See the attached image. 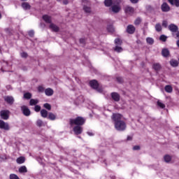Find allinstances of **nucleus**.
Instances as JSON below:
<instances>
[{
  "mask_svg": "<svg viewBox=\"0 0 179 179\" xmlns=\"http://www.w3.org/2000/svg\"><path fill=\"white\" fill-rule=\"evenodd\" d=\"M24 99H27V100L31 99V94H30V92L24 94Z\"/></svg>",
  "mask_w": 179,
  "mask_h": 179,
  "instance_id": "nucleus-34",
  "label": "nucleus"
},
{
  "mask_svg": "<svg viewBox=\"0 0 179 179\" xmlns=\"http://www.w3.org/2000/svg\"><path fill=\"white\" fill-rule=\"evenodd\" d=\"M146 41H147L148 44H150V45H152V44H153V43H155V40H153V38H147Z\"/></svg>",
  "mask_w": 179,
  "mask_h": 179,
  "instance_id": "nucleus-36",
  "label": "nucleus"
},
{
  "mask_svg": "<svg viewBox=\"0 0 179 179\" xmlns=\"http://www.w3.org/2000/svg\"><path fill=\"white\" fill-rule=\"evenodd\" d=\"M162 12H169L170 10V6H169L167 3H164L162 5Z\"/></svg>",
  "mask_w": 179,
  "mask_h": 179,
  "instance_id": "nucleus-13",
  "label": "nucleus"
},
{
  "mask_svg": "<svg viewBox=\"0 0 179 179\" xmlns=\"http://www.w3.org/2000/svg\"><path fill=\"white\" fill-rule=\"evenodd\" d=\"M114 122L115 128L117 131H125L127 129V123L122 120V115L120 113H113L111 117Z\"/></svg>",
  "mask_w": 179,
  "mask_h": 179,
  "instance_id": "nucleus-1",
  "label": "nucleus"
},
{
  "mask_svg": "<svg viewBox=\"0 0 179 179\" xmlns=\"http://www.w3.org/2000/svg\"><path fill=\"white\" fill-rule=\"evenodd\" d=\"M90 85L92 89H95V90H97V92H101V90L99 89V83H97V80H92L90 82Z\"/></svg>",
  "mask_w": 179,
  "mask_h": 179,
  "instance_id": "nucleus-4",
  "label": "nucleus"
},
{
  "mask_svg": "<svg viewBox=\"0 0 179 179\" xmlns=\"http://www.w3.org/2000/svg\"><path fill=\"white\" fill-rule=\"evenodd\" d=\"M111 97L115 101H118L120 100V95L117 92H113L111 94Z\"/></svg>",
  "mask_w": 179,
  "mask_h": 179,
  "instance_id": "nucleus-14",
  "label": "nucleus"
},
{
  "mask_svg": "<svg viewBox=\"0 0 179 179\" xmlns=\"http://www.w3.org/2000/svg\"><path fill=\"white\" fill-rule=\"evenodd\" d=\"M104 3L106 6H111L115 3V2H113V0H105Z\"/></svg>",
  "mask_w": 179,
  "mask_h": 179,
  "instance_id": "nucleus-27",
  "label": "nucleus"
},
{
  "mask_svg": "<svg viewBox=\"0 0 179 179\" xmlns=\"http://www.w3.org/2000/svg\"><path fill=\"white\" fill-rule=\"evenodd\" d=\"M83 10L85 12V13H92V8L87 6H84Z\"/></svg>",
  "mask_w": 179,
  "mask_h": 179,
  "instance_id": "nucleus-29",
  "label": "nucleus"
},
{
  "mask_svg": "<svg viewBox=\"0 0 179 179\" xmlns=\"http://www.w3.org/2000/svg\"><path fill=\"white\" fill-rule=\"evenodd\" d=\"M134 150H139L141 149V147L139 145H136L133 148Z\"/></svg>",
  "mask_w": 179,
  "mask_h": 179,
  "instance_id": "nucleus-50",
  "label": "nucleus"
},
{
  "mask_svg": "<svg viewBox=\"0 0 179 179\" xmlns=\"http://www.w3.org/2000/svg\"><path fill=\"white\" fill-rule=\"evenodd\" d=\"M159 40H161V41H166V40H167V36H166L164 35H162L159 37Z\"/></svg>",
  "mask_w": 179,
  "mask_h": 179,
  "instance_id": "nucleus-44",
  "label": "nucleus"
},
{
  "mask_svg": "<svg viewBox=\"0 0 179 179\" xmlns=\"http://www.w3.org/2000/svg\"><path fill=\"white\" fill-rule=\"evenodd\" d=\"M170 64L171 65V66L176 67L178 65V61L172 59L170 61Z\"/></svg>",
  "mask_w": 179,
  "mask_h": 179,
  "instance_id": "nucleus-33",
  "label": "nucleus"
},
{
  "mask_svg": "<svg viewBox=\"0 0 179 179\" xmlns=\"http://www.w3.org/2000/svg\"><path fill=\"white\" fill-rule=\"evenodd\" d=\"M131 139H132V136H127V141H131Z\"/></svg>",
  "mask_w": 179,
  "mask_h": 179,
  "instance_id": "nucleus-53",
  "label": "nucleus"
},
{
  "mask_svg": "<svg viewBox=\"0 0 179 179\" xmlns=\"http://www.w3.org/2000/svg\"><path fill=\"white\" fill-rule=\"evenodd\" d=\"M115 51H116V52H122V48L116 45V47L115 48Z\"/></svg>",
  "mask_w": 179,
  "mask_h": 179,
  "instance_id": "nucleus-40",
  "label": "nucleus"
},
{
  "mask_svg": "<svg viewBox=\"0 0 179 179\" xmlns=\"http://www.w3.org/2000/svg\"><path fill=\"white\" fill-rule=\"evenodd\" d=\"M169 29L172 32V33H176L178 30V27L174 24H171L169 26Z\"/></svg>",
  "mask_w": 179,
  "mask_h": 179,
  "instance_id": "nucleus-11",
  "label": "nucleus"
},
{
  "mask_svg": "<svg viewBox=\"0 0 179 179\" xmlns=\"http://www.w3.org/2000/svg\"><path fill=\"white\" fill-rule=\"evenodd\" d=\"M0 115L3 120H8L9 118V110H1Z\"/></svg>",
  "mask_w": 179,
  "mask_h": 179,
  "instance_id": "nucleus-10",
  "label": "nucleus"
},
{
  "mask_svg": "<svg viewBox=\"0 0 179 179\" xmlns=\"http://www.w3.org/2000/svg\"><path fill=\"white\" fill-rule=\"evenodd\" d=\"M43 107L46 108V110H48V111L51 110V105L50 103H45Z\"/></svg>",
  "mask_w": 179,
  "mask_h": 179,
  "instance_id": "nucleus-38",
  "label": "nucleus"
},
{
  "mask_svg": "<svg viewBox=\"0 0 179 179\" xmlns=\"http://www.w3.org/2000/svg\"><path fill=\"white\" fill-rule=\"evenodd\" d=\"M48 111H47L45 109H42L41 110V115L43 117V118H47L48 117Z\"/></svg>",
  "mask_w": 179,
  "mask_h": 179,
  "instance_id": "nucleus-20",
  "label": "nucleus"
},
{
  "mask_svg": "<svg viewBox=\"0 0 179 179\" xmlns=\"http://www.w3.org/2000/svg\"><path fill=\"white\" fill-rule=\"evenodd\" d=\"M127 31L129 34H134L135 33V27L134 25H129L127 28Z\"/></svg>",
  "mask_w": 179,
  "mask_h": 179,
  "instance_id": "nucleus-12",
  "label": "nucleus"
},
{
  "mask_svg": "<svg viewBox=\"0 0 179 179\" xmlns=\"http://www.w3.org/2000/svg\"><path fill=\"white\" fill-rule=\"evenodd\" d=\"M36 104H38V101L37 99H31L29 101L30 106H36Z\"/></svg>",
  "mask_w": 179,
  "mask_h": 179,
  "instance_id": "nucleus-31",
  "label": "nucleus"
},
{
  "mask_svg": "<svg viewBox=\"0 0 179 179\" xmlns=\"http://www.w3.org/2000/svg\"><path fill=\"white\" fill-rule=\"evenodd\" d=\"M85 119L82 117H78L76 119H70V125L72 127L73 125H83L85 124Z\"/></svg>",
  "mask_w": 179,
  "mask_h": 179,
  "instance_id": "nucleus-2",
  "label": "nucleus"
},
{
  "mask_svg": "<svg viewBox=\"0 0 179 179\" xmlns=\"http://www.w3.org/2000/svg\"><path fill=\"white\" fill-rule=\"evenodd\" d=\"M118 82H121V78H117Z\"/></svg>",
  "mask_w": 179,
  "mask_h": 179,
  "instance_id": "nucleus-55",
  "label": "nucleus"
},
{
  "mask_svg": "<svg viewBox=\"0 0 179 179\" xmlns=\"http://www.w3.org/2000/svg\"><path fill=\"white\" fill-rule=\"evenodd\" d=\"M21 110L25 117H29V115L31 114V112H30V109H29V108L26 106H21Z\"/></svg>",
  "mask_w": 179,
  "mask_h": 179,
  "instance_id": "nucleus-7",
  "label": "nucleus"
},
{
  "mask_svg": "<svg viewBox=\"0 0 179 179\" xmlns=\"http://www.w3.org/2000/svg\"><path fill=\"white\" fill-rule=\"evenodd\" d=\"M152 68H153V69H155V71H159L160 69H162V66L159 63H155L153 64Z\"/></svg>",
  "mask_w": 179,
  "mask_h": 179,
  "instance_id": "nucleus-22",
  "label": "nucleus"
},
{
  "mask_svg": "<svg viewBox=\"0 0 179 179\" xmlns=\"http://www.w3.org/2000/svg\"><path fill=\"white\" fill-rule=\"evenodd\" d=\"M21 57L22 58H27V52H22L21 53Z\"/></svg>",
  "mask_w": 179,
  "mask_h": 179,
  "instance_id": "nucleus-48",
  "label": "nucleus"
},
{
  "mask_svg": "<svg viewBox=\"0 0 179 179\" xmlns=\"http://www.w3.org/2000/svg\"><path fill=\"white\" fill-rule=\"evenodd\" d=\"M21 1H27V0H21Z\"/></svg>",
  "mask_w": 179,
  "mask_h": 179,
  "instance_id": "nucleus-56",
  "label": "nucleus"
},
{
  "mask_svg": "<svg viewBox=\"0 0 179 179\" xmlns=\"http://www.w3.org/2000/svg\"><path fill=\"white\" fill-rule=\"evenodd\" d=\"M73 131L76 135H80L83 132V128L80 126H76L73 127Z\"/></svg>",
  "mask_w": 179,
  "mask_h": 179,
  "instance_id": "nucleus-8",
  "label": "nucleus"
},
{
  "mask_svg": "<svg viewBox=\"0 0 179 179\" xmlns=\"http://www.w3.org/2000/svg\"><path fill=\"white\" fill-rule=\"evenodd\" d=\"M49 29H50V30H52V31H54L55 33H58V31H59V27L54 23H51L49 25Z\"/></svg>",
  "mask_w": 179,
  "mask_h": 179,
  "instance_id": "nucleus-9",
  "label": "nucleus"
},
{
  "mask_svg": "<svg viewBox=\"0 0 179 179\" xmlns=\"http://www.w3.org/2000/svg\"><path fill=\"white\" fill-rule=\"evenodd\" d=\"M43 20H45V22L46 23L51 24L52 22V20L51 19V17H50L49 15H43Z\"/></svg>",
  "mask_w": 179,
  "mask_h": 179,
  "instance_id": "nucleus-17",
  "label": "nucleus"
},
{
  "mask_svg": "<svg viewBox=\"0 0 179 179\" xmlns=\"http://www.w3.org/2000/svg\"><path fill=\"white\" fill-rule=\"evenodd\" d=\"M18 171L19 173H27V168H26V166H22L19 168Z\"/></svg>",
  "mask_w": 179,
  "mask_h": 179,
  "instance_id": "nucleus-28",
  "label": "nucleus"
},
{
  "mask_svg": "<svg viewBox=\"0 0 179 179\" xmlns=\"http://www.w3.org/2000/svg\"><path fill=\"white\" fill-rule=\"evenodd\" d=\"M57 1H61V0H57Z\"/></svg>",
  "mask_w": 179,
  "mask_h": 179,
  "instance_id": "nucleus-57",
  "label": "nucleus"
},
{
  "mask_svg": "<svg viewBox=\"0 0 179 179\" xmlns=\"http://www.w3.org/2000/svg\"><path fill=\"white\" fill-rule=\"evenodd\" d=\"M139 0H130V2H131V3H138Z\"/></svg>",
  "mask_w": 179,
  "mask_h": 179,
  "instance_id": "nucleus-51",
  "label": "nucleus"
},
{
  "mask_svg": "<svg viewBox=\"0 0 179 179\" xmlns=\"http://www.w3.org/2000/svg\"><path fill=\"white\" fill-rule=\"evenodd\" d=\"M0 129H4V131H9L10 127L8 122H5L3 120H0Z\"/></svg>",
  "mask_w": 179,
  "mask_h": 179,
  "instance_id": "nucleus-3",
  "label": "nucleus"
},
{
  "mask_svg": "<svg viewBox=\"0 0 179 179\" xmlns=\"http://www.w3.org/2000/svg\"><path fill=\"white\" fill-rule=\"evenodd\" d=\"M165 91L166 92V93H172L173 92V87H171V85H166Z\"/></svg>",
  "mask_w": 179,
  "mask_h": 179,
  "instance_id": "nucleus-26",
  "label": "nucleus"
},
{
  "mask_svg": "<svg viewBox=\"0 0 179 179\" xmlns=\"http://www.w3.org/2000/svg\"><path fill=\"white\" fill-rule=\"evenodd\" d=\"M36 125L39 127L41 128V127H45V124H44V122L43 120L38 119L36 120Z\"/></svg>",
  "mask_w": 179,
  "mask_h": 179,
  "instance_id": "nucleus-23",
  "label": "nucleus"
},
{
  "mask_svg": "<svg viewBox=\"0 0 179 179\" xmlns=\"http://www.w3.org/2000/svg\"><path fill=\"white\" fill-rule=\"evenodd\" d=\"M25 159L24 157H20L16 159V162L17 163V164H23V163L24 162Z\"/></svg>",
  "mask_w": 179,
  "mask_h": 179,
  "instance_id": "nucleus-25",
  "label": "nucleus"
},
{
  "mask_svg": "<svg viewBox=\"0 0 179 179\" xmlns=\"http://www.w3.org/2000/svg\"><path fill=\"white\" fill-rule=\"evenodd\" d=\"M80 44H85L86 43V39L85 38H80Z\"/></svg>",
  "mask_w": 179,
  "mask_h": 179,
  "instance_id": "nucleus-49",
  "label": "nucleus"
},
{
  "mask_svg": "<svg viewBox=\"0 0 179 179\" xmlns=\"http://www.w3.org/2000/svg\"><path fill=\"white\" fill-rule=\"evenodd\" d=\"M63 3L64 5H68V3H69V1H68V0H64Z\"/></svg>",
  "mask_w": 179,
  "mask_h": 179,
  "instance_id": "nucleus-52",
  "label": "nucleus"
},
{
  "mask_svg": "<svg viewBox=\"0 0 179 179\" xmlns=\"http://www.w3.org/2000/svg\"><path fill=\"white\" fill-rule=\"evenodd\" d=\"M22 7L25 10H27V9H30V4H29V3H22Z\"/></svg>",
  "mask_w": 179,
  "mask_h": 179,
  "instance_id": "nucleus-30",
  "label": "nucleus"
},
{
  "mask_svg": "<svg viewBox=\"0 0 179 179\" xmlns=\"http://www.w3.org/2000/svg\"><path fill=\"white\" fill-rule=\"evenodd\" d=\"M168 24H169V23L167 22V21L164 20V21L162 22V26H163V27H167Z\"/></svg>",
  "mask_w": 179,
  "mask_h": 179,
  "instance_id": "nucleus-46",
  "label": "nucleus"
},
{
  "mask_svg": "<svg viewBox=\"0 0 179 179\" xmlns=\"http://www.w3.org/2000/svg\"><path fill=\"white\" fill-rule=\"evenodd\" d=\"M124 10H125L126 13H129V15H131V14L134 13V12L135 11L134 8H132L131 6H127L125 8Z\"/></svg>",
  "mask_w": 179,
  "mask_h": 179,
  "instance_id": "nucleus-16",
  "label": "nucleus"
},
{
  "mask_svg": "<svg viewBox=\"0 0 179 179\" xmlns=\"http://www.w3.org/2000/svg\"><path fill=\"white\" fill-rule=\"evenodd\" d=\"M38 90L40 93H43L44 91L45 92L43 87H42V86L38 87Z\"/></svg>",
  "mask_w": 179,
  "mask_h": 179,
  "instance_id": "nucleus-45",
  "label": "nucleus"
},
{
  "mask_svg": "<svg viewBox=\"0 0 179 179\" xmlns=\"http://www.w3.org/2000/svg\"><path fill=\"white\" fill-rule=\"evenodd\" d=\"M45 94L46 96H52V94H54V90L51 88H47L45 90Z\"/></svg>",
  "mask_w": 179,
  "mask_h": 179,
  "instance_id": "nucleus-15",
  "label": "nucleus"
},
{
  "mask_svg": "<svg viewBox=\"0 0 179 179\" xmlns=\"http://www.w3.org/2000/svg\"><path fill=\"white\" fill-rule=\"evenodd\" d=\"M40 110H41V106H40L38 105H36L34 107V111H36V113H38V111H40Z\"/></svg>",
  "mask_w": 179,
  "mask_h": 179,
  "instance_id": "nucleus-43",
  "label": "nucleus"
},
{
  "mask_svg": "<svg viewBox=\"0 0 179 179\" xmlns=\"http://www.w3.org/2000/svg\"><path fill=\"white\" fill-rule=\"evenodd\" d=\"M111 10L113 12V13H118L120 10H121V6H120V3H113V5L111 6Z\"/></svg>",
  "mask_w": 179,
  "mask_h": 179,
  "instance_id": "nucleus-6",
  "label": "nucleus"
},
{
  "mask_svg": "<svg viewBox=\"0 0 179 179\" xmlns=\"http://www.w3.org/2000/svg\"><path fill=\"white\" fill-rule=\"evenodd\" d=\"M29 36H30V37H33V36H34V31L31 30L29 31Z\"/></svg>",
  "mask_w": 179,
  "mask_h": 179,
  "instance_id": "nucleus-47",
  "label": "nucleus"
},
{
  "mask_svg": "<svg viewBox=\"0 0 179 179\" xmlns=\"http://www.w3.org/2000/svg\"><path fill=\"white\" fill-rule=\"evenodd\" d=\"M164 160L165 163H170L171 162V156L169 155H166L164 157Z\"/></svg>",
  "mask_w": 179,
  "mask_h": 179,
  "instance_id": "nucleus-24",
  "label": "nucleus"
},
{
  "mask_svg": "<svg viewBox=\"0 0 179 179\" xmlns=\"http://www.w3.org/2000/svg\"><path fill=\"white\" fill-rule=\"evenodd\" d=\"M48 119L50 120V121H55V120H57V115L52 113H49Z\"/></svg>",
  "mask_w": 179,
  "mask_h": 179,
  "instance_id": "nucleus-21",
  "label": "nucleus"
},
{
  "mask_svg": "<svg viewBox=\"0 0 179 179\" xmlns=\"http://www.w3.org/2000/svg\"><path fill=\"white\" fill-rule=\"evenodd\" d=\"M107 30L109 33H114V31H115L113 25H108Z\"/></svg>",
  "mask_w": 179,
  "mask_h": 179,
  "instance_id": "nucleus-32",
  "label": "nucleus"
},
{
  "mask_svg": "<svg viewBox=\"0 0 179 179\" xmlns=\"http://www.w3.org/2000/svg\"><path fill=\"white\" fill-rule=\"evenodd\" d=\"M141 22H142V20L141 18H137L134 21V24H136V26H138V25L141 24Z\"/></svg>",
  "mask_w": 179,
  "mask_h": 179,
  "instance_id": "nucleus-41",
  "label": "nucleus"
},
{
  "mask_svg": "<svg viewBox=\"0 0 179 179\" xmlns=\"http://www.w3.org/2000/svg\"><path fill=\"white\" fill-rule=\"evenodd\" d=\"M169 3L171 5H173V6H176V8H178L179 6V0H168Z\"/></svg>",
  "mask_w": 179,
  "mask_h": 179,
  "instance_id": "nucleus-18",
  "label": "nucleus"
},
{
  "mask_svg": "<svg viewBox=\"0 0 179 179\" xmlns=\"http://www.w3.org/2000/svg\"><path fill=\"white\" fill-rule=\"evenodd\" d=\"M162 54L165 58H167L170 55V51H169V49L165 48L162 50Z\"/></svg>",
  "mask_w": 179,
  "mask_h": 179,
  "instance_id": "nucleus-19",
  "label": "nucleus"
},
{
  "mask_svg": "<svg viewBox=\"0 0 179 179\" xmlns=\"http://www.w3.org/2000/svg\"><path fill=\"white\" fill-rule=\"evenodd\" d=\"M155 30L156 31H162V24H160L159 23L156 24Z\"/></svg>",
  "mask_w": 179,
  "mask_h": 179,
  "instance_id": "nucleus-35",
  "label": "nucleus"
},
{
  "mask_svg": "<svg viewBox=\"0 0 179 179\" xmlns=\"http://www.w3.org/2000/svg\"><path fill=\"white\" fill-rule=\"evenodd\" d=\"M87 134L90 135V136H92L93 133L87 132Z\"/></svg>",
  "mask_w": 179,
  "mask_h": 179,
  "instance_id": "nucleus-54",
  "label": "nucleus"
},
{
  "mask_svg": "<svg viewBox=\"0 0 179 179\" xmlns=\"http://www.w3.org/2000/svg\"><path fill=\"white\" fill-rule=\"evenodd\" d=\"M115 44H116V45H121V44H122V41L120 38H116L115 40Z\"/></svg>",
  "mask_w": 179,
  "mask_h": 179,
  "instance_id": "nucleus-37",
  "label": "nucleus"
},
{
  "mask_svg": "<svg viewBox=\"0 0 179 179\" xmlns=\"http://www.w3.org/2000/svg\"><path fill=\"white\" fill-rule=\"evenodd\" d=\"M3 99L4 101H6V103L10 106H12V104L15 103V98H13L12 96H3Z\"/></svg>",
  "mask_w": 179,
  "mask_h": 179,
  "instance_id": "nucleus-5",
  "label": "nucleus"
},
{
  "mask_svg": "<svg viewBox=\"0 0 179 179\" xmlns=\"http://www.w3.org/2000/svg\"><path fill=\"white\" fill-rule=\"evenodd\" d=\"M10 179H20V178H19V176H17L16 174L11 173L10 175Z\"/></svg>",
  "mask_w": 179,
  "mask_h": 179,
  "instance_id": "nucleus-39",
  "label": "nucleus"
},
{
  "mask_svg": "<svg viewBox=\"0 0 179 179\" xmlns=\"http://www.w3.org/2000/svg\"><path fill=\"white\" fill-rule=\"evenodd\" d=\"M157 106L160 107L161 108H164L166 107V105L164 103L160 102L159 101H157Z\"/></svg>",
  "mask_w": 179,
  "mask_h": 179,
  "instance_id": "nucleus-42",
  "label": "nucleus"
}]
</instances>
